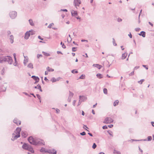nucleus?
Wrapping results in <instances>:
<instances>
[{"label": "nucleus", "instance_id": "f257e3e1", "mask_svg": "<svg viewBox=\"0 0 154 154\" xmlns=\"http://www.w3.org/2000/svg\"><path fill=\"white\" fill-rule=\"evenodd\" d=\"M28 140L30 144L33 145L41 146L45 145L44 140L40 139L33 138L32 136L29 137Z\"/></svg>", "mask_w": 154, "mask_h": 154}, {"label": "nucleus", "instance_id": "f03ea898", "mask_svg": "<svg viewBox=\"0 0 154 154\" xmlns=\"http://www.w3.org/2000/svg\"><path fill=\"white\" fill-rule=\"evenodd\" d=\"M22 148L24 149L30 151L32 153H33L34 151L31 146L28 143H24L22 146Z\"/></svg>", "mask_w": 154, "mask_h": 154}, {"label": "nucleus", "instance_id": "7ed1b4c3", "mask_svg": "<svg viewBox=\"0 0 154 154\" xmlns=\"http://www.w3.org/2000/svg\"><path fill=\"white\" fill-rule=\"evenodd\" d=\"M40 152H48L51 154H56L57 152L55 151L54 152H52L50 150L46 149L45 148L42 147L40 150Z\"/></svg>", "mask_w": 154, "mask_h": 154}, {"label": "nucleus", "instance_id": "20e7f679", "mask_svg": "<svg viewBox=\"0 0 154 154\" xmlns=\"http://www.w3.org/2000/svg\"><path fill=\"white\" fill-rule=\"evenodd\" d=\"M9 15L12 19H14L17 16V12L16 11H13L9 13Z\"/></svg>", "mask_w": 154, "mask_h": 154}, {"label": "nucleus", "instance_id": "39448f33", "mask_svg": "<svg viewBox=\"0 0 154 154\" xmlns=\"http://www.w3.org/2000/svg\"><path fill=\"white\" fill-rule=\"evenodd\" d=\"M113 121V119L110 117H106L105 118L103 123L106 124L111 123Z\"/></svg>", "mask_w": 154, "mask_h": 154}, {"label": "nucleus", "instance_id": "423d86ee", "mask_svg": "<svg viewBox=\"0 0 154 154\" xmlns=\"http://www.w3.org/2000/svg\"><path fill=\"white\" fill-rule=\"evenodd\" d=\"M6 62H7L10 64H12L13 60L11 57L10 56H6Z\"/></svg>", "mask_w": 154, "mask_h": 154}, {"label": "nucleus", "instance_id": "0eeeda50", "mask_svg": "<svg viewBox=\"0 0 154 154\" xmlns=\"http://www.w3.org/2000/svg\"><path fill=\"white\" fill-rule=\"evenodd\" d=\"M81 3V2L80 0H74L73 4L76 8H77L76 6H79Z\"/></svg>", "mask_w": 154, "mask_h": 154}, {"label": "nucleus", "instance_id": "6e6552de", "mask_svg": "<svg viewBox=\"0 0 154 154\" xmlns=\"http://www.w3.org/2000/svg\"><path fill=\"white\" fill-rule=\"evenodd\" d=\"M79 98L81 102L85 101L87 99V97L84 96H79Z\"/></svg>", "mask_w": 154, "mask_h": 154}, {"label": "nucleus", "instance_id": "1a4fd4ad", "mask_svg": "<svg viewBox=\"0 0 154 154\" xmlns=\"http://www.w3.org/2000/svg\"><path fill=\"white\" fill-rule=\"evenodd\" d=\"M31 78L33 79L35 81V82L34 83L35 84L38 83L39 81V79L37 76H36L35 75H32L31 77Z\"/></svg>", "mask_w": 154, "mask_h": 154}, {"label": "nucleus", "instance_id": "9d476101", "mask_svg": "<svg viewBox=\"0 0 154 154\" xmlns=\"http://www.w3.org/2000/svg\"><path fill=\"white\" fill-rule=\"evenodd\" d=\"M6 56H2L0 57V63H3L6 62Z\"/></svg>", "mask_w": 154, "mask_h": 154}, {"label": "nucleus", "instance_id": "9b49d317", "mask_svg": "<svg viewBox=\"0 0 154 154\" xmlns=\"http://www.w3.org/2000/svg\"><path fill=\"white\" fill-rule=\"evenodd\" d=\"M20 135L17 134L16 135H15L14 134H13V139H11V140H14L17 139L18 138L20 137Z\"/></svg>", "mask_w": 154, "mask_h": 154}, {"label": "nucleus", "instance_id": "f8f14e48", "mask_svg": "<svg viewBox=\"0 0 154 154\" xmlns=\"http://www.w3.org/2000/svg\"><path fill=\"white\" fill-rule=\"evenodd\" d=\"M13 122L15 124H16L17 125H20L21 124V121L18 120L17 119H15L13 121Z\"/></svg>", "mask_w": 154, "mask_h": 154}, {"label": "nucleus", "instance_id": "ddd939ff", "mask_svg": "<svg viewBox=\"0 0 154 154\" xmlns=\"http://www.w3.org/2000/svg\"><path fill=\"white\" fill-rule=\"evenodd\" d=\"M71 13L72 16H75L78 15L77 12L76 11L72 10L71 11Z\"/></svg>", "mask_w": 154, "mask_h": 154}, {"label": "nucleus", "instance_id": "4468645a", "mask_svg": "<svg viewBox=\"0 0 154 154\" xmlns=\"http://www.w3.org/2000/svg\"><path fill=\"white\" fill-rule=\"evenodd\" d=\"M21 135L23 138H26L27 135V132L26 131H22L21 132Z\"/></svg>", "mask_w": 154, "mask_h": 154}, {"label": "nucleus", "instance_id": "2eb2a0df", "mask_svg": "<svg viewBox=\"0 0 154 154\" xmlns=\"http://www.w3.org/2000/svg\"><path fill=\"white\" fill-rule=\"evenodd\" d=\"M60 79V78L59 77L57 78V79H55L54 77H53L51 79V81H52V82H54L57 81H58Z\"/></svg>", "mask_w": 154, "mask_h": 154}, {"label": "nucleus", "instance_id": "dca6fc26", "mask_svg": "<svg viewBox=\"0 0 154 154\" xmlns=\"http://www.w3.org/2000/svg\"><path fill=\"white\" fill-rule=\"evenodd\" d=\"M30 36V34H29V32L27 31L25 35V38L26 39H27L29 38V37Z\"/></svg>", "mask_w": 154, "mask_h": 154}, {"label": "nucleus", "instance_id": "f3484780", "mask_svg": "<svg viewBox=\"0 0 154 154\" xmlns=\"http://www.w3.org/2000/svg\"><path fill=\"white\" fill-rule=\"evenodd\" d=\"M16 134H19L20 135V132L21 131V128H20L19 127H17L16 130Z\"/></svg>", "mask_w": 154, "mask_h": 154}, {"label": "nucleus", "instance_id": "a211bd4d", "mask_svg": "<svg viewBox=\"0 0 154 154\" xmlns=\"http://www.w3.org/2000/svg\"><path fill=\"white\" fill-rule=\"evenodd\" d=\"M139 35L142 36L143 37H145L146 36V32L144 31H142L140 33L138 34Z\"/></svg>", "mask_w": 154, "mask_h": 154}, {"label": "nucleus", "instance_id": "6ab92c4d", "mask_svg": "<svg viewBox=\"0 0 154 154\" xmlns=\"http://www.w3.org/2000/svg\"><path fill=\"white\" fill-rule=\"evenodd\" d=\"M93 66L95 67H97L99 69H100L102 67L101 65H100L98 64H94Z\"/></svg>", "mask_w": 154, "mask_h": 154}, {"label": "nucleus", "instance_id": "aec40b11", "mask_svg": "<svg viewBox=\"0 0 154 154\" xmlns=\"http://www.w3.org/2000/svg\"><path fill=\"white\" fill-rule=\"evenodd\" d=\"M128 54L126 53H125L122 54V60L125 59L127 56Z\"/></svg>", "mask_w": 154, "mask_h": 154}, {"label": "nucleus", "instance_id": "412c9836", "mask_svg": "<svg viewBox=\"0 0 154 154\" xmlns=\"http://www.w3.org/2000/svg\"><path fill=\"white\" fill-rule=\"evenodd\" d=\"M14 37L12 35L10 36V42L11 44L13 43L14 42Z\"/></svg>", "mask_w": 154, "mask_h": 154}, {"label": "nucleus", "instance_id": "4be33fe9", "mask_svg": "<svg viewBox=\"0 0 154 154\" xmlns=\"http://www.w3.org/2000/svg\"><path fill=\"white\" fill-rule=\"evenodd\" d=\"M146 141V139H141L140 140H134V139H131L130 140H129L128 141H132V142L133 141Z\"/></svg>", "mask_w": 154, "mask_h": 154}, {"label": "nucleus", "instance_id": "5701e85b", "mask_svg": "<svg viewBox=\"0 0 154 154\" xmlns=\"http://www.w3.org/2000/svg\"><path fill=\"white\" fill-rule=\"evenodd\" d=\"M27 67L31 69H32L33 68V64L32 63H30L28 65Z\"/></svg>", "mask_w": 154, "mask_h": 154}, {"label": "nucleus", "instance_id": "b1692460", "mask_svg": "<svg viewBox=\"0 0 154 154\" xmlns=\"http://www.w3.org/2000/svg\"><path fill=\"white\" fill-rule=\"evenodd\" d=\"M29 24L32 26H34V24L33 23L32 20V19H30L29 20Z\"/></svg>", "mask_w": 154, "mask_h": 154}, {"label": "nucleus", "instance_id": "393cba45", "mask_svg": "<svg viewBox=\"0 0 154 154\" xmlns=\"http://www.w3.org/2000/svg\"><path fill=\"white\" fill-rule=\"evenodd\" d=\"M30 35H33L35 34V32L33 30H31L29 31Z\"/></svg>", "mask_w": 154, "mask_h": 154}, {"label": "nucleus", "instance_id": "a878e982", "mask_svg": "<svg viewBox=\"0 0 154 154\" xmlns=\"http://www.w3.org/2000/svg\"><path fill=\"white\" fill-rule=\"evenodd\" d=\"M119 103V101H118V100H116L114 102L113 106H116Z\"/></svg>", "mask_w": 154, "mask_h": 154}, {"label": "nucleus", "instance_id": "bb28decb", "mask_svg": "<svg viewBox=\"0 0 154 154\" xmlns=\"http://www.w3.org/2000/svg\"><path fill=\"white\" fill-rule=\"evenodd\" d=\"M96 76L99 79H101L103 78L102 75L100 73L97 74Z\"/></svg>", "mask_w": 154, "mask_h": 154}, {"label": "nucleus", "instance_id": "cd10ccee", "mask_svg": "<svg viewBox=\"0 0 154 154\" xmlns=\"http://www.w3.org/2000/svg\"><path fill=\"white\" fill-rule=\"evenodd\" d=\"M42 53L44 55L46 56H49L50 55V54L49 53H46L44 51H42Z\"/></svg>", "mask_w": 154, "mask_h": 154}, {"label": "nucleus", "instance_id": "c85d7f7f", "mask_svg": "<svg viewBox=\"0 0 154 154\" xmlns=\"http://www.w3.org/2000/svg\"><path fill=\"white\" fill-rule=\"evenodd\" d=\"M47 69L48 72H53L54 71V69H50V68L48 66L47 67Z\"/></svg>", "mask_w": 154, "mask_h": 154}, {"label": "nucleus", "instance_id": "c756f323", "mask_svg": "<svg viewBox=\"0 0 154 154\" xmlns=\"http://www.w3.org/2000/svg\"><path fill=\"white\" fill-rule=\"evenodd\" d=\"M74 94L73 93L71 92L70 91H69V97H72L73 96Z\"/></svg>", "mask_w": 154, "mask_h": 154}, {"label": "nucleus", "instance_id": "7c9ffc66", "mask_svg": "<svg viewBox=\"0 0 154 154\" xmlns=\"http://www.w3.org/2000/svg\"><path fill=\"white\" fill-rule=\"evenodd\" d=\"M114 154H121L120 152L115 150H114Z\"/></svg>", "mask_w": 154, "mask_h": 154}, {"label": "nucleus", "instance_id": "2f4dec72", "mask_svg": "<svg viewBox=\"0 0 154 154\" xmlns=\"http://www.w3.org/2000/svg\"><path fill=\"white\" fill-rule=\"evenodd\" d=\"M144 79H142L138 82V83L140 84H142L143 82L144 81Z\"/></svg>", "mask_w": 154, "mask_h": 154}, {"label": "nucleus", "instance_id": "473e14b6", "mask_svg": "<svg viewBox=\"0 0 154 154\" xmlns=\"http://www.w3.org/2000/svg\"><path fill=\"white\" fill-rule=\"evenodd\" d=\"M37 86H38V88L40 90V91L41 92H42V89L41 87V85H40L38 84L37 85Z\"/></svg>", "mask_w": 154, "mask_h": 154}, {"label": "nucleus", "instance_id": "72a5a7b5", "mask_svg": "<svg viewBox=\"0 0 154 154\" xmlns=\"http://www.w3.org/2000/svg\"><path fill=\"white\" fill-rule=\"evenodd\" d=\"M112 42L113 44V45L114 46H116L117 45V44L116 43L115 40L114 39V38H112Z\"/></svg>", "mask_w": 154, "mask_h": 154}, {"label": "nucleus", "instance_id": "f704fd0d", "mask_svg": "<svg viewBox=\"0 0 154 154\" xmlns=\"http://www.w3.org/2000/svg\"><path fill=\"white\" fill-rule=\"evenodd\" d=\"M103 91L104 93L105 94H107V89H106V88H104L103 90Z\"/></svg>", "mask_w": 154, "mask_h": 154}, {"label": "nucleus", "instance_id": "c9c22d12", "mask_svg": "<svg viewBox=\"0 0 154 154\" xmlns=\"http://www.w3.org/2000/svg\"><path fill=\"white\" fill-rule=\"evenodd\" d=\"M5 72V69L4 68H3L2 70V72H1V74L2 75H3L4 74Z\"/></svg>", "mask_w": 154, "mask_h": 154}, {"label": "nucleus", "instance_id": "e433bc0d", "mask_svg": "<svg viewBox=\"0 0 154 154\" xmlns=\"http://www.w3.org/2000/svg\"><path fill=\"white\" fill-rule=\"evenodd\" d=\"M152 139V137L151 136H149L147 137V140H146L148 141H150Z\"/></svg>", "mask_w": 154, "mask_h": 154}, {"label": "nucleus", "instance_id": "4c0bfd02", "mask_svg": "<svg viewBox=\"0 0 154 154\" xmlns=\"http://www.w3.org/2000/svg\"><path fill=\"white\" fill-rule=\"evenodd\" d=\"M54 25V24L53 23H52L49 24L48 26V27L49 28H51V26H53Z\"/></svg>", "mask_w": 154, "mask_h": 154}, {"label": "nucleus", "instance_id": "58836bf2", "mask_svg": "<svg viewBox=\"0 0 154 154\" xmlns=\"http://www.w3.org/2000/svg\"><path fill=\"white\" fill-rule=\"evenodd\" d=\"M85 75L83 74L81 76L79 77L80 79H84L85 78Z\"/></svg>", "mask_w": 154, "mask_h": 154}, {"label": "nucleus", "instance_id": "ea45409f", "mask_svg": "<svg viewBox=\"0 0 154 154\" xmlns=\"http://www.w3.org/2000/svg\"><path fill=\"white\" fill-rule=\"evenodd\" d=\"M36 96L40 100V102H41V100H40L41 99V97L40 95L38 94H36Z\"/></svg>", "mask_w": 154, "mask_h": 154}, {"label": "nucleus", "instance_id": "a19ab883", "mask_svg": "<svg viewBox=\"0 0 154 154\" xmlns=\"http://www.w3.org/2000/svg\"><path fill=\"white\" fill-rule=\"evenodd\" d=\"M42 57V54H37V58L38 59L40 57Z\"/></svg>", "mask_w": 154, "mask_h": 154}, {"label": "nucleus", "instance_id": "79ce46f5", "mask_svg": "<svg viewBox=\"0 0 154 154\" xmlns=\"http://www.w3.org/2000/svg\"><path fill=\"white\" fill-rule=\"evenodd\" d=\"M75 69H73V70H72L71 71V72L72 73H78V71H77V70H76L75 71Z\"/></svg>", "mask_w": 154, "mask_h": 154}, {"label": "nucleus", "instance_id": "37998d69", "mask_svg": "<svg viewBox=\"0 0 154 154\" xmlns=\"http://www.w3.org/2000/svg\"><path fill=\"white\" fill-rule=\"evenodd\" d=\"M97 147V145L95 143H93L92 146V147L93 149H95Z\"/></svg>", "mask_w": 154, "mask_h": 154}, {"label": "nucleus", "instance_id": "c03bdc74", "mask_svg": "<svg viewBox=\"0 0 154 154\" xmlns=\"http://www.w3.org/2000/svg\"><path fill=\"white\" fill-rule=\"evenodd\" d=\"M77 48L76 47H73L72 48V51L73 52H75L76 51V49Z\"/></svg>", "mask_w": 154, "mask_h": 154}, {"label": "nucleus", "instance_id": "a18cd8bd", "mask_svg": "<svg viewBox=\"0 0 154 154\" xmlns=\"http://www.w3.org/2000/svg\"><path fill=\"white\" fill-rule=\"evenodd\" d=\"M60 44L61 45H62V47L63 48H66V46H65V45H64V44H63V42H61V43H60Z\"/></svg>", "mask_w": 154, "mask_h": 154}, {"label": "nucleus", "instance_id": "49530a36", "mask_svg": "<svg viewBox=\"0 0 154 154\" xmlns=\"http://www.w3.org/2000/svg\"><path fill=\"white\" fill-rule=\"evenodd\" d=\"M80 134L82 136H84L86 134V133L85 131H83L80 133Z\"/></svg>", "mask_w": 154, "mask_h": 154}, {"label": "nucleus", "instance_id": "de8ad7c7", "mask_svg": "<svg viewBox=\"0 0 154 154\" xmlns=\"http://www.w3.org/2000/svg\"><path fill=\"white\" fill-rule=\"evenodd\" d=\"M122 19H121L120 18H118V20H117L119 22H121L122 21Z\"/></svg>", "mask_w": 154, "mask_h": 154}, {"label": "nucleus", "instance_id": "09e8293b", "mask_svg": "<svg viewBox=\"0 0 154 154\" xmlns=\"http://www.w3.org/2000/svg\"><path fill=\"white\" fill-rule=\"evenodd\" d=\"M134 71H133V72H131L129 74V75L130 76H132L134 75Z\"/></svg>", "mask_w": 154, "mask_h": 154}, {"label": "nucleus", "instance_id": "8fccbe9b", "mask_svg": "<svg viewBox=\"0 0 154 154\" xmlns=\"http://www.w3.org/2000/svg\"><path fill=\"white\" fill-rule=\"evenodd\" d=\"M108 132L110 135L112 136V132L111 131H108Z\"/></svg>", "mask_w": 154, "mask_h": 154}, {"label": "nucleus", "instance_id": "3c124183", "mask_svg": "<svg viewBox=\"0 0 154 154\" xmlns=\"http://www.w3.org/2000/svg\"><path fill=\"white\" fill-rule=\"evenodd\" d=\"M103 129H107V127L106 125H104V126H103Z\"/></svg>", "mask_w": 154, "mask_h": 154}, {"label": "nucleus", "instance_id": "603ef678", "mask_svg": "<svg viewBox=\"0 0 154 154\" xmlns=\"http://www.w3.org/2000/svg\"><path fill=\"white\" fill-rule=\"evenodd\" d=\"M56 112L57 113H59L60 112V110L58 109H56Z\"/></svg>", "mask_w": 154, "mask_h": 154}, {"label": "nucleus", "instance_id": "864d4df0", "mask_svg": "<svg viewBox=\"0 0 154 154\" xmlns=\"http://www.w3.org/2000/svg\"><path fill=\"white\" fill-rule=\"evenodd\" d=\"M72 97H69L67 100L68 101L70 102L71 101Z\"/></svg>", "mask_w": 154, "mask_h": 154}, {"label": "nucleus", "instance_id": "5fc2aeb1", "mask_svg": "<svg viewBox=\"0 0 154 154\" xmlns=\"http://www.w3.org/2000/svg\"><path fill=\"white\" fill-rule=\"evenodd\" d=\"M13 56H14V57L15 61L16 62V54L15 53H14V54H13Z\"/></svg>", "mask_w": 154, "mask_h": 154}, {"label": "nucleus", "instance_id": "6e6d98bb", "mask_svg": "<svg viewBox=\"0 0 154 154\" xmlns=\"http://www.w3.org/2000/svg\"><path fill=\"white\" fill-rule=\"evenodd\" d=\"M60 11H63L67 12V10L66 9H61Z\"/></svg>", "mask_w": 154, "mask_h": 154}, {"label": "nucleus", "instance_id": "4d7b16f0", "mask_svg": "<svg viewBox=\"0 0 154 154\" xmlns=\"http://www.w3.org/2000/svg\"><path fill=\"white\" fill-rule=\"evenodd\" d=\"M140 30V29L139 28H136L135 29V30L137 32L139 31Z\"/></svg>", "mask_w": 154, "mask_h": 154}, {"label": "nucleus", "instance_id": "13d9d810", "mask_svg": "<svg viewBox=\"0 0 154 154\" xmlns=\"http://www.w3.org/2000/svg\"><path fill=\"white\" fill-rule=\"evenodd\" d=\"M27 62V61L26 60H24V62H23V63L25 66H26V63Z\"/></svg>", "mask_w": 154, "mask_h": 154}, {"label": "nucleus", "instance_id": "bf43d9fd", "mask_svg": "<svg viewBox=\"0 0 154 154\" xmlns=\"http://www.w3.org/2000/svg\"><path fill=\"white\" fill-rule=\"evenodd\" d=\"M139 66H136L134 68V70L135 69H138V68H139Z\"/></svg>", "mask_w": 154, "mask_h": 154}, {"label": "nucleus", "instance_id": "052dcab7", "mask_svg": "<svg viewBox=\"0 0 154 154\" xmlns=\"http://www.w3.org/2000/svg\"><path fill=\"white\" fill-rule=\"evenodd\" d=\"M128 35L130 38H132V35L131 32H130V33Z\"/></svg>", "mask_w": 154, "mask_h": 154}, {"label": "nucleus", "instance_id": "680f3d73", "mask_svg": "<svg viewBox=\"0 0 154 154\" xmlns=\"http://www.w3.org/2000/svg\"><path fill=\"white\" fill-rule=\"evenodd\" d=\"M38 38H39V39H40V40H43V38H41V37L40 36H39V35L38 36Z\"/></svg>", "mask_w": 154, "mask_h": 154}, {"label": "nucleus", "instance_id": "e2e57ef3", "mask_svg": "<svg viewBox=\"0 0 154 154\" xmlns=\"http://www.w3.org/2000/svg\"><path fill=\"white\" fill-rule=\"evenodd\" d=\"M113 126V125H110L108 126V127L109 128H111Z\"/></svg>", "mask_w": 154, "mask_h": 154}, {"label": "nucleus", "instance_id": "0e129e2a", "mask_svg": "<svg viewBox=\"0 0 154 154\" xmlns=\"http://www.w3.org/2000/svg\"><path fill=\"white\" fill-rule=\"evenodd\" d=\"M82 42H88V41L87 40H85V39H82L81 40Z\"/></svg>", "mask_w": 154, "mask_h": 154}, {"label": "nucleus", "instance_id": "69168bd1", "mask_svg": "<svg viewBox=\"0 0 154 154\" xmlns=\"http://www.w3.org/2000/svg\"><path fill=\"white\" fill-rule=\"evenodd\" d=\"M76 101L75 100H73V102H72V104L74 106L75 105V104L76 102Z\"/></svg>", "mask_w": 154, "mask_h": 154}, {"label": "nucleus", "instance_id": "338daca9", "mask_svg": "<svg viewBox=\"0 0 154 154\" xmlns=\"http://www.w3.org/2000/svg\"><path fill=\"white\" fill-rule=\"evenodd\" d=\"M149 24L150 25L152 26L153 27V24L152 23H151L150 22H149Z\"/></svg>", "mask_w": 154, "mask_h": 154}, {"label": "nucleus", "instance_id": "774afa93", "mask_svg": "<svg viewBox=\"0 0 154 154\" xmlns=\"http://www.w3.org/2000/svg\"><path fill=\"white\" fill-rule=\"evenodd\" d=\"M151 124L154 127V122H151Z\"/></svg>", "mask_w": 154, "mask_h": 154}]
</instances>
